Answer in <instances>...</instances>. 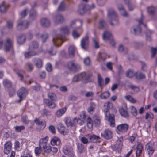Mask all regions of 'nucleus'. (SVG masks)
<instances>
[{"label":"nucleus","mask_w":157,"mask_h":157,"mask_svg":"<svg viewBox=\"0 0 157 157\" xmlns=\"http://www.w3.org/2000/svg\"><path fill=\"white\" fill-rule=\"evenodd\" d=\"M104 112L106 119L109 122L111 127H114L115 125V116L113 114H110V112H109V111L111 110L112 108V104L109 102H108L104 104Z\"/></svg>","instance_id":"nucleus-1"},{"label":"nucleus","mask_w":157,"mask_h":157,"mask_svg":"<svg viewBox=\"0 0 157 157\" xmlns=\"http://www.w3.org/2000/svg\"><path fill=\"white\" fill-rule=\"evenodd\" d=\"M144 16L142 13L141 14V17L138 20L139 25H135L132 27L130 29L131 33L135 35H140L141 32V29L140 25L143 24V19Z\"/></svg>","instance_id":"nucleus-2"},{"label":"nucleus","mask_w":157,"mask_h":157,"mask_svg":"<svg viewBox=\"0 0 157 157\" xmlns=\"http://www.w3.org/2000/svg\"><path fill=\"white\" fill-rule=\"evenodd\" d=\"M95 6L94 4L90 6L84 4H80L78 6V12L81 15H83L85 13L89 10H90L95 8Z\"/></svg>","instance_id":"nucleus-3"},{"label":"nucleus","mask_w":157,"mask_h":157,"mask_svg":"<svg viewBox=\"0 0 157 157\" xmlns=\"http://www.w3.org/2000/svg\"><path fill=\"white\" fill-rule=\"evenodd\" d=\"M48 138V137L46 136L44 138L41 139L39 142V146H42V148L44 150V152L48 153L51 152V147L47 144Z\"/></svg>","instance_id":"nucleus-4"},{"label":"nucleus","mask_w":157,"mask_h":157,"mask_svg":"<svg viewBox=\"0 0 157 157\" xmlns=\"http://www.w3.org/2000/svg\"><path fill=\"white\" fill-rule=\"evenodd\" d=\"M29 22L28 21L20 19L17 22L16 28L17 30L22 31L28 28Z\"/></svg>","instance_id":"nucleus-5"},{"label":"nucleus","mask_w":157,"mask_h":157,"mask_svg":"<svg viewBox=\"0 0 157 157\" xmlns=\"http://www.w3.org/2000/svg\"><path fill=\"white\" fill-rule=\"evenodd\" d=\"M67 66L70 70L74 72H77L80 69V66L76 63L75 60L69 62L68 63Z\"/></svg>","instance_id":"nucleus-6"},{"label":"nucleus","mask_w":157,"mask_h":157,"mask_svg":"<svg viewBox=\"0 0 157 157\" xmlns=\"http://www.w3.org/2000/svg\"><path fill=\"white\" fill-rule=\"evenodd\" d=\"M80 119L79 118L77 119L75 117L71 119L70 118L67 117L65 119V123L67 127H72L74 126L76 123L78 122Z\"/></svg>","instance_id":"nucleus-7"},{"label":"nucleus","mask_w":157,"mask_h":157,"mask_svg":"<svg viewBox=\"0 0 157 157\" xmlns=\"http://www.w3.org/2000/svg\"><path fill=\"white\" fill-rule=\"evenodd\" d=\"M27 94L28 91L26 89L23 87H21L17 92V95L19 98L18 102H20L23 99L25 98Z\"/></svg>","instance_id":"nucleus-8"},{"label":"nucleus","mask_w":157,"mask_h":157,"mask_svg":"<svg viewBox=\"0 0 157 157\" xmlns=\"http://www.w3.org/2000/svg\"><path fill=\"white\" fill-rule=\"evenodd\" d=\"M64 37V35H58L57 36L53 38L52 41L53 44L56 46L59 47L62 43V41Z\"/></svg>","instance_id":"nucleus-9"},{"label":"nucleus","mask_w":157,"mask_h":157,"mask_svg":"<svg viewBox=\"0 0 157 157\" xmlns=\"http://www.w3.org/2000/svg\"><path fill=\"white\" fill-rule=\"evenodd\" d=\"M13 41L9 38H7L5 44V51L8 52L10 49L13 50Z\"/></svg>","instance_id":"nucleus-10"},{"label":"nucleus","mask_w":157,"mask_h":157,"mask_svg":"<svg viewBox=\"0 0 157 157\" xmlns=\"http://www.w3.org/2000/svg\"><path fill=\"white\" fill-rule=\"evenodd\" d=\"M89 43V37L87 36H86L83 38L81 41V48L84 50H86L88 47Z\"/></svg>","instance_id":"nucleus-11"},{"label":"nucleus","mask_w":157,"mask_h":157,"mask_svg":"<svg viewBox=\"0 0 157 157\" xmlns=\"http://www.w3.org/2000/svg\"><path fill=\"white\" fill-rule=\"evenodd\" d=\"M101 136L106 140L112 139L113 136V132L109 130H105L103 133H101Z\"/></svg>","instance_id":"nucleus-12"},{"label":"nucleus","mask_w":157,"mask_h":157,"mask_svg":"<svg viewBox=\"0 0 157 157\" xmlns=\"http://www.w3.org/2000/svg\"><path fill=\"white\" fill-rule=\"evenodd\" d=\"M107 20L113 18L114 17H116L117 16V15L115 10L112 8L108 9L107 10Z\"/></svg>","instance_id":"nucleus-13"},{"label":"nucleus","mask_w":157,"mask_h":157,"mask_svg":"<svg viewBox=\"0 0 157 157\" xmlns=\"http://www.w3.org/2000/svg\"><path fill=\"white\" fill-rule=\"evenodd\" d=\"M53 20L56 24H61L64 21L63 16L60 14H57L53 17Z\"/></svg>","instance_id":"nucleus-14"},{"label":"nucleus","mask_w":157,"mask_h":157,"mask_svg":"<svg viewBox=\"0 0 157 157\" xmlns=\"http://www.w3.org/2000/svg\"><path fill=\"white\" fill-rule=\"evenodd\" d=\"M40 24L43 27L47 28L50 26L51 22L48 18H43L40 20Z\"/></svg>","instance_id":"nucleus-15"},{"label":"nucleus","mask_w":157,"mask_h":157,"mask_svg":"<svg viewBox=\"0 0 157 157\" xmlns=\"http://www.w3.org/2000/svg\"><path fill=\"white\" fill-rule=\"evenodd\" d=\"M32 61L37 68H40L42 67L43 61L40 59L35 58L32 59Z\"/></svg>","instance_id":"nucleus-16"},{"label":"nucleus","mask_w":157,"mask_h":157,"mask_svg":"<svg viewBox=\"0 0 157 157\" xmlns=\"http://www.w3.org/2000/svg\"><path fill=\"white\" fill-rule=\"evenodd\" d=\"M145 149L146 150L148 154L150 155L154 152L155 150L154 145L152 144H147L145 146Z\"/></svg>","instance_id":"nucleus-17"},{"label":"nucleus","mask_w":157,"mask_h":157,"mask_svg":"<svg viewBox=\"0 0 157 157\" xmlns=\"http://www.w3.org/2000/svg\"><path fill=\"white\" fill-rule=\"evenodd\" d=\"M128 125L126 124H123L118 125L117 129L121 132H126L128 128Z\"/></svg>","instance_id":"nucleus-18"},{"label":"nucleus","mask_w":157,"mask_h":157,"mask_svg":"<svg viewBox=\"0 0 157 157\" xmlns=\"http://www.w3.org/2000/svg\"><path fill=\"white\" fill-rule=\"evenodd\" d=\"M34 121L37 125L42 129L44 128L46 126V122L44 120H40L36 118L34 119Z\"/></svg>","instance_id":"nucleus-19"},{"label":"nucleus","mask_w":157,"mask_h":157,"mask_svg":"<svg viewBox=\"0 0 157 157\" xmlns=\"http://www.w3.org/2000/svg\"><path fill=\"white\" fill-rule=\"evenodd\" d=\"M57 128L59 132L62 134L65 135H67V133L65 131V127L61 123L58 124L57 125Z\"/></svg>","instance_id":"nucleus-20"},{"label":"nucleus","mask_w":157,"mask_h":157,"mask_svg":"<svg viewBox=\"0 0 157 157\" xmlns=\"http://www.w3.org/2000/svg\"><path fill=\"white\" fill-rule=\"evenodd\" d=\"M117 8L120 12L122 15L124 17L128 16V14L127 13L123 6L121 4H119L117 5Z\"/></svg>","instance_id":"nucleus-21"},{"label":"nucleus","mask_w":157,"mask_h":157,"mask_svg":"<svg viewBox=\"0 0 157 157\" xmlns=\"http://www.w3.org/2000/svg\"><path fill=\"white\" fill-rule=\"evenodd\" d=\"M44 103L47 106L50 108H54L56 106V104L52 101H50L48 99H44L43 100Z\"/></svg>","instance_id":"nucleus-22"},{"label":"nucleus","mask_w":157,"mask_h":157,"mask_svg":"<svg viewBox=\"0 0 157 157\" xmlns=\"http://www.w3.org/2000/svg\"><path fill=\"white\" fill-rule=\"evenodd\" d=\"M12 144L10 141L7 142L4 145V152L6 154L10 152L11 149Z\"/></svg>","instance_id":"nucleus-23"},{"label":"nucleus","mask_w":157,"mask_h":157,"mask_svg":"<svg viewBox=\"0 0 157 157\" xmlns=\"http://www.w3.org/2000/svg\"><path fill=\"white\" fill-rule=\"evenodd\" d=\"M102 38L104 40H113L112 35L111 33L108 31H105L103 33Z\"/></svg>","instance_id":"nucleus-24"},{"label":"nucleus","mask_w":157,"mask_h":157,"mask_svg":"<svg viewBox=\"0 0 157 157\" xmlns=\"http://www.w3.org/2000/svg\"><path fill=\"white\" fill-rule=\"evenodd\" d=\"M26 36L25 34H22L19 35L17 38V42L19 44L21 45L25 41Z\"/></svg>","instance_id":"nucleus-25"},{"label":"nucleus","mask_w":157,"mask_h":157,"mask_svg":"<svg viewBox=\"0 0 157 157\" xmlns=\"http://www.w3.org/2000/svg\"><path fill=\"white\" fill-rule=\"evenodd\" d=\"M39 47L38 43L36 41H33L29 44V49L32 50L37 49Z\"/></svg>","instance_id":"nucleus-26"},{"label":"nucleus","mask_w":157,"mask_h":157,"mask_svg":"<svg viewBox=\"0 0 157 157\" xmlns=\"http://www.w3.org/2000/svg\"><path fill=\"white\" fill-rule=\"evenodd\" d=\"M38 53L34 51H30L25 52L24 53V56L26 58H29L32 56L37 55Z\"/></svg>","instance_id":"nucleus-27"},{"label":"nucleus","mask_w":157,"mask_h":157,"mask_svg":"<svg viewBox=\"0 0 157 157\" xmlns=\"http://www.w3.org/2000/svg\"><path fill=\"white\" fill-rule=\"evenodd\" d=\"M61 143L60 139L56 136L54 137L51 140V144L52 146L56 145L58 146Z\"/></svg>","instance_id":"nucleus-28"},{"label":"nucleus","mask_w":157,"mask_h":157,"mask_svg":"<svg viewBox=\"0 0 157 157\" xmlns=\"http://www.w3.org/2000/svg\"><path fill=\"white\" fill-rule=\"evenodd\" d=\"M75 47L74 46H71L68 48V54L70 57L73 58L75 57Z\"/></svg>","instance_id":"nucleus-29"},{"label":"nucleus","mask_w":157,"mask_h":157,"mask_svg":"<svg viewBox=\"0 0 157 157\" xmlns=\"http://www.w3.org/2000/svg\"><path fill=\"white\" fill-rule=\"evenodd\" d=\"M143 149V146L142 144L139 143L136 147V157H139L141 153L142 152Z\"/></svg>","instance_id":"nucleus-30"},{"label":"nucleus","mask_w":157,"mask_h":157,"mask_svg":"<svg viewBox=\"0 0 157 157\" xmlns=\"http://www.w3.org/2000/svg\"><path fill=\"white\" fill-rule=\"evenodd\" d=\"M14 71L18 75L19 77L20 78V80L24 82L25 84L26 83V81H24L23 79V76L22 74L24 73V71L17 69H14Z\"/></svg>","instance_id":"nucleus-31"},{"label":"nucleus","mask_w":157,"mask_h":157,"mask_svg":"<svg viewBox=\"0 0 157 157\" xmlns=\"http://www.w3.org/2000/svg\"><path fill=\"white\" fill-rule=\"evenodd\" d=\"M108 22L112 26H115L117 25L119 23L118 18L117 16L116 17L107 20Z\"/></svg>","instance_id":"nucleus-32"},{"label":"nucleus","mask_w":157,"mask_h":157,"mask_svg":"<svg viewBox=\"0 0 157 157\" xmlns=\"http://www.w3.org/2000/svg\"><path fill=\"white\" fill-rule=\"evenodd\" d=\"M119 112L121 116L125 118H128L129 116V114L126 109L122 108L119 109Z\"/></svg>","instance_id":"nucleus-33"},{"label":"nucleus","mask_w":157,"mask_h":157,"mask_svg":"<svg viewBox=\"0 0 157 157\" xmlns=\"http://www.w3.org/2000/svg\"><path fill=\"white\" fill-rule=\"evenodd\" d=\"M77 149L78 152L80 154L86 151V148L82 144H78Z\"/></svg>","instance_id":"nucleus-34"},{"label":"nucleus","mask_w":157,"mask_h":157,"mask_svg":"<svg viewBox=\"0 0 157 157\" xmlns=\"http://www.w3.org/2000/svg\"><path fill=\"white\" fill-rule=\"evenodd\" d=\"M100 139V137L94 135L90 136L89 139L90 142L96 143L97 140Z\"/></svg>","instance_id":"nucleus-35"},{"label":"nucleus","mask_w":157,"mask_h":157,"mask_svg":"<svg viewBox=\"0 0 157 157\" xmlns=\"http://www.w3.org/2000/svg\"><path fill=\"white\" fill-rule=\"evenodd\" d=\"M37 16L36 11L33 9H32L30 11L29 19L31 20H33L35 19Z\"/></svg>","instance_id":"nucleus-36"},{"label":"nucleus","mask_w":157,"mask_h":157,"mask_svg":"<svg viewBox=\"0 0 157 157\" xmlns=\"http://www.w3.org/2000/svg\"><path fill=\"white\" fill-rule=\"evenodd\" d=\"M97 78L98 86L102 87L104 84V81L103 79L100 74H98Z\"/></svg>","instance_id":"nucleus-37"},{"label":"nucleus","mask_w":157,"mask_h":157,"mask_svg":"<svg viewBox=\"0 0 157 157\" xmlns=\"http://www.w3.org/2000/svg\"><path fill=\"white\" fill-rule=\"evenodd\" d=\"M110 96V93L106 91L102 93L100 95V98L101 99H105L107 98Z\"/></svg>","instance_id":"nucleus-38"},{"label":"nucleus","mask_w":157,"mask_h":157,"mask_svg":"<svg viewBox=\"0 0 157 157\" xmlns=\"http://www.w3.org/2000/svg\"><path fill=\"white\" fill-rule=\"evenodd\" d=\"M133 44L134 47L136 48H140L144 45L143 42L142 41L140 42L134 41L133 42Z\"/></svg>","instance_id":"nucleus-39"},{"label":"nucleus","mask_w":157,"mask_h":157,"mask_svg":"<svg viewBox=\"0 0 157 157\" xmlns=\"http://www.w3.org/2000/svg\"><path fill=\"white\" fill-rule=\"evenodd\" d=\"M7 6L5 4L4 2L0 5V12L2 13H4L6 12Z\"/></svg>","instance_id":"nucleus-40"},{"label":"nucleus","mask_w":157,"mask_h":157,"mask_svg":"<svg viewBox=\"0 0 157 157\" xmlns=\"http://www.w3.org/2000/svg\"><path fill=\"white\" fill-rule=\"evenodd\" d=\"M99 27L101 29H103L107 27L106 23L102 19H100L99 22Z\"/></svg>","instance_id":"nucleus-41"},{"label":"nucleus","mask_w":157,"mask_h":157,"mask_svg":"<svg viewBox=\"0 0 157 157\" xmlns=\"http://www.w3.org/2000/svg\"><path fill=\"white\" fill-rule=\"evenodd\" d=\"M136 72L134 73L133 71L131 69H129L125 73V75L126 77L131 78L134 76H135Z\"/></svg>","instance_id":"nucleus-42"},{"label":"nucleus","mask_w":157,"mask_h":157,"mask_svg":"<svg viewBox=\"0 0 157 157\" xmlns=\"http://www.w3.org/2000/svg\"><path fill=\"white\" fill-rule=\"evenodd\" d=\"M152 31L147 30L146 31L145 34L146 36V40L147 41L150 42L151 41V35L152 33Z\"/></svg>","instance_id":"nucleus-43"},{"label":"nucleus","mask_w":157,"mask_h":157,"mask_svg":"<svg viewBox=\"0 0 157 157\" xmlns=\"http://www.w3.org/2000/svg\"><path fill=\"white\" fill-rule=\"evenodd\" d=\"M136 78L137 79H140L145 78V75L141 72H136L135 75Z\"/></svg>","instance_id":"nucleus-44"},{"label":"nucleus","mask_w":157,"mask_h":157,"mask_svg":"<svg viewBox=\"0 0 157 157\" xmlns=\"http://www.w3.org/2000/svg\"><path fill=\"white\" fill-rule=\"evenodd\" d=\"M95 107V104L93 102H91L90 103V105L89 108H88L87 111L88 112L91 113L92 112L94 111Z\"/></svg>","instance_id":"nucleus-45"},{"label":"nucleus","mask_w":157,"mask_h":157,"mask_svg":"<svg viewBox=\"0 0 157 157\" xmlns=\"http://www.w3.org/2000/svg\"><path fill=\"white\" fill-rule=\"evenodd\" d=\"M3 84L5 87L8 88H11L12 85L11 82L7 79H5L3 81Z\"/></svg>","instance_id":"nucleus-46"},{"label":"nucleus","mask_w":157,"mask_h":157,"mask_svg":"<svg viewBox=\"0 0 157 157\" xmlns=\"http://www.w3.org/2000/svg\"><path fill=\"white\" fill-rule=\"evenodd\" d=\"M66 110V108L65 107L63 108L58 110L56 112V115L58 117L61 116L64 113Z\"/></svg>","instance_id":"nucleus-47"},{"label":"nucleus","mask_w":157,"mask_h":157,"mask_svg":"<svg viewBox=\"0 0 157 157\" xmlns=\"http://www.w3.org/2000/svg\"><path fill=\"white\" fill-rule=\"evenodd\" d=\"M63 151L65 154L68 155L72 152L73 151L70 149L67 146H65L63 148Z\"/></svg>","instance_id":"nucleus-48"},{"label":"nucleus","mask_w":157,"mask_h":157,"mask_svg":"<svg viewBox=\"0 0 157 157\" xmlns=\"http://www.w3.org/2000/svg\"><path fill=\"white\" fill-rule=\"evenodd\" d=\"M48 95L51 101H55L56 100V96L54 93L49 92L48 93Z\"/></svg>","instance_id":"nucleus-49"},{"label":"nucleus","mask_w":157,"mask_h":157,"mask_svg":"<svg viewBox=\"0 0 157 157\" xmlns=\"http://www.w3.org/2000/svg\"><path fill=\"white\" fill-rule=\"evenodd\" d=\"M87 126L90 129H91L93 127V122L91 119L90 117H88L86 120Z\"/></svg>","instance_id":"nucleus-50"},{"label":"nucleus","mask_w":157,"mask_h":157,"mask_svg":"<svg viewBox=\"0 0 157 157\" xmlns=\"http://www.w3.org/2000/svg\"><path fill=\"white\" fill-rule=\"evenodd\" d=\"M41 38L43 42L44 43L48 38V35L47 33H43L41 36Z\"/></svg>","instance_id":"nucleus-51"},{"label":"nucleus","mask_w":157,"mask_h":157,"mask_svg":"<svg viewBox=\"0 0 157 157\" xmlns=\"http://www.w3.org/2000/svg\"><path fill=\"white\" fill-rule=\"evenodd\" d=\"M65 10V4L63 2H62L59 5L57 9L58 11H63Z\"/></svg>","instance_id":"nucleus-52"},{"label":"nucleus","mask_w":157,"mask_h":157,"mask_svg":"<svg viewBox=\"0 0 157 157\" xmlns=\"http://www.w3.org/2000/svg\"><path fill=\"white\" fill-rule=\"evenodd\" d=\"M26 66L28 68V71L29 72H31L34 68L33 65L30 62H27L26 64Z\"/></svg>","instance_id":"nucleus-53"},{"label":"nucleus","mask_w":157,"mask_h":157,"mask_svg":"<svg viewBox=\"0 0 157 157\" xmlns=\"http://www.w3.org/2000/svg\"><path fill=\"white\" fill-rule=\"evenodd\" d=\"M86 74L85 72H83L78 75L80 80H84L85 82V78Z\"/></svg>","instance_id":"nucleus-54"},{"label":"nucleus","mask_w":157,"mask_h":157,"mask_svg":"<svg viewBox=\"0 0 157 157\" xmlns=\"http://www.w3.org/2000/svg\"><path fill=\"white\" fill-rule=\"evenodd\" d=\"M157 51V48H154L152 47L151 48V58L154 57L156 55Z\"/></svg>","instance_id":"nucleus-55"},{"label":"nucleus","mask_w":157,"mask_h":157,"mask_svg":"<svg viewBox=\"0 0 157 157\" xmlns=\"http://www.w3.org/2000/svg\"><path fill=\"white\" fill-rule=\"evenodd\" d=\"M93 118L95 124L97 126H99L100 124V120L99 118L98 117L95 116Z\"/></svg>","instance_id":"nucleus-56"},{"label":"nucleus","mask_w":157,"mask_h":157,"mask_svg":"<svg viewBox=\"0 0 157 157\" xmlns=\"http://www.w3.org/2000/svg\"><path fill=\"white\" fill-rule=\"evenodd\" d=\"M131 113L134 116H136L137 115V112L136 108L134 106L131 107Z\"/></svg>","instance_id":"nucleus-57"},{"label":"nucleus","mask_w":157,"mask_h":157,"mask_svg":"<svg viewBox=\"0 0 157 157\" xmlns=\"http://www.w3.org/2000/svg\"><path fill=\"white\" fill-rule=\"evenodd\" d=\"M147 11L148 13L151 15L154 14V13L155 12L154 7L153 6L148 7L147 9Z\"/></svg>","instance_id":"nucleus-58"},{"label":"nucleus","mask_w":157,"mask_h":157,"mask_svg":"<svg viewBox=\"0 0 157 157\" xmlns=\"http://www.w3.org/2000/svg\"><path fill=\"white\" fill-rule=\"evenodd\" d=\"M13 22L11 20H8L7 22L6 25L9 29H11L13 27Z\"/></svg>","instance_id":"nucleus-59"},{"label":"nucleus","mask_w":157,"mask_h":157,"mask_svg":"<svg viewBox=\"0 0 157 157\" xmlns=\"http://www.w3.org/2000/svg\"><path fill=\"white\" fill-rule=\"evenodd\" d=\"M15 131L17 132H20L22 130L25 129V127L23 126H16L15 127Z\"/></svg>","instance_id":"nucleus-60"},{"label":"nucleus","mask_w":157,"mask_h":157,"mask_svg":"<svg viewBox=\"0 0 157 157\" xmlns=\"http://www.w3.org/2000/svg\"><path fill=\"white\" fill-rule=\"evenodd\" d=\"M36 86H33L32 87L33 89L36 91H39L41 88V86L39 84L36 83Z\"/></svg>","instance_id":"nucleus-61"},{"label":"nucleus","mask_w":157,"mask_h":157,"mask_svg":"<svg viewBox=\"0 0 157 157\" xmlns=\"http://www.w3.org/2000/svg\"><path fill=\"white\" fill-rule=\"evenodd\" d=\"M43 116L44 117H46L50 115V112L46 109H44L43 110Z\"/></svg>","instance_id":"nucleus-62"},{"label":"nucleus","mask_w":157,"mask_h":157,"mask_svg":"<svg viewBox=\"0 0 157 157\" xmlns=\"http://www.w3.org/2000/svg\"><path fill=\"white\" fill-rule=\"evenodd\" d=\"M61 32L64 34H68L69 33V31L67 27H63L61 28Z\"/></svg>","instance_id":"nucleus-63"},{"label":"nucleus","mask_w":157,"mask_h":157,"mask_svg":"<svg viewBox=\"0 0 157 157\" xmlns=\"http://www.w3.org/2000/svg\"><path fill=\"white\" fill-rule=\"evenodd\" d=\"M153 118L154 115L151 112L147 113L145 117L146 119H147L148 118L153 119Z\"/></svg>","instance_id":"nucleus-64"}]
</instances>
